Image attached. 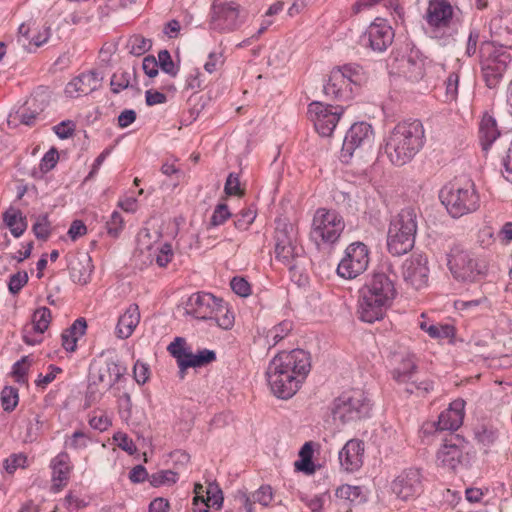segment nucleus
<instances>
[{"label":"nucleus","mask_w":512,"mask_h":512,"mask_svg":"<svg viewBox=\"0 0 512 512\" xmlns=\"http://www.w3.org/2000/svg\"><path fill=\"white\" fill-rule=\"evenodd\" d=\"M441 203L453 218L474 213L480 207V196L472 181L464 184L452 183L445 185L439 193Z\"/></svg>","instance_id":"obj_6"},{"label":"nucleus","mask_w":512,"mask_h":512,"mask_svg":"<svg viewBox=\"0 0 512 512\" xmlns=\"http://www.w3.org/2000/svg\"><path fill=\"white\" fill-rule=\"evenodd\" d=\"M275 224L276 259L286 265L289 270H294L298 266L299 259L304 254L303 247L298 244L297 230L293 224L285 219H277Z\"/></svg>","instance_id":"obj_8"},{"label":"nucleus","mask_w":512,"mask_h":512,"mask_svg":"<svg viewBox=\"0 0 512 512\" xmlns=\"http://www.w3.org/2000/svg\"><path fill=\"white\" fill-rule=\"evenodd\" d=\"M18 401V389L11 386H5L1 391V404L3 409L8 412L13 411L16 408Z\"/></svg>","instance_id":"obj_43"},{"label":"nucleus","mask_w":512,"mask_h":512,"mask_svg":"<svg viewBox=\"0 0 512 512\" xmlns=\"http://www.w3.org/2000/svg\"><path fill=\"white\" fill-rule=\"evenodd\" d=\"M133 374L135 381L143 385L145 384L150 376L149 366L140 360H137L133 367Z\"/></svg>","instance_id":"obj_61"},{"label":"nucleus","mask_w":512,"mask_h":512,"mask_svg":"<svg viewBox=\"0 0 512 512\" xmlns=\"http://www.w3.org/2000/svg\"><path fill=\"white\" fill-rule=\"evenodd\" d=\"M344 109L314 101L308 106V117L313 122L316 132L322 137H330L335 130Z\"/></svg>","instance_id":"obj_14"},{"label":"nucleus","mask_w":512,"mask_h":512,"mask_svg":"<svg viewBox=\"0 0 512 512\" xmlns=\"http://www.w3.org/2000/svg\"><path fill=\"white\" fill-rule=\"evenodd\" d=\"M394 30L389 22L382 18H376L368 27L363 41L375 52L385 51L394 40Z\"/></svg>","instance_id":"obj_19"},{"label":"nucleus","mask_w":512,"mask_h":512,"mask_svg":"<svg viewBox=\"0 0 512 512\" xmlns=\"http://www.w3.org/2000/svg\"><path fill=\"white\" fill-rule=\"evenodd\" d=\"M256 212L252 209L242 210L234 221V225L238 230L244 231L254 222Z\"/></svg>","instance_id":"obj_53"},{"label":"nucleus","mask_w":512,"mask_h":512,"mask_svg":"<svg viewBox=\"0 0 512 512\" xmlns=\"http://www.w3.org/2000/svg\"><path fill=\"white\" fill-rule=\"evenodd\" d=\"M372 404L362 390L343 392L333 402L332 415L342 424L356 422L370 416Z\"/></svg>","instance_id":"obj_9"},{"label":"nucleus","mask_w":512,"mask_h":512,"mask_svg":"<svg viewBox=\"0 0 512 512\" xmlns=\"http://www.w3.org/2000/svg\"><path fill=\"white\" fill-rule=\"evenodd\" d=\"M499 135L496 120L491 116H484L479 127V138L483 150H488Z\"/></svg>","instance_id":"obj_32"},{"label":"nucleus","mask_w":512,"mask_h":512,"mask_svg":"<svg viewBox=\"0 0 512 512\" xmlns=\"http://www.w3.org/2000/svg\"><path fill=\"white\" fill-rule=\"evenodd\" d=\"M3 220L15 238L22 236L27 229L26 217L19 210L6 211Z\"/></svg>","instance_id":"obj_34"},{"label":"nucleus","mask_w":512,"mask_h":512,"mask_svg":"<svg viewBox=\"0 0 512 512\" xmlns=\"http://www.w3.org/2000/svg\"><path fill=\"white\" fill-rule=\"evenodd\" d=\"M142 68L144 73L150 78L158 75V62L152 55H148L143 59Z\"/></svg>","instance_id":"obj_64"},{"label":"nucleus","mask_w":512,"mask_h":512,"mask_svg":"<svg viewBox=\"0 0 512 512\" xmlns=\"http://www.w3.org/2000/svg\"><path fill=\"white\" fill-rule=\"evenodd\" d=\"M364 443L357 439L349 440L339 451V462L347 472H355L363 465Z\"/></svg>","instance_id":"obj_24"},{"label":"nucleus","mask_w":512,"mask_h":512,"mask_svg":"<svg viewBox=\"0 0 512 512\" xmlns=\"http://www.w3.org/2000/svg\"><path fill=\"white\" fill-rule=\"evenodd\" d=\"M403 73L412 81H418L424 76V59L418 55V51L411 52L407 58L402 60Z\"/></svg>","instance_id":"obj_33"},{"label":"nucleus","mask_w":512,"mask_h":512,"mask_svg":"<svg viewBox=\"0 0 512 512\" xmlns=\"http://www.w3.org/2000/svg\"><path fill=\"white\" fill-rule=\"evenodd\" d=\"M113 439L117 443L118 447L129 455H133L137 451L133 440L126 433L117 432L114 434Z\"/></svg>","instance_id":"obj_54"},{"label":"nucleus","mask_w":512,"mask_h":512,"mask_svg":"<svg viewBox=\"0 0 512 512\" xmlns=\"http://www.w3.org/2000/svg\"><path fill=\"white\" fill-rule=\"evenodd\" d=\"M369 264V250L362 242L351 243L337 266V274L344 279H354L364 273Z\"/></svg>","instance_id":"obj_15"},{"label":"nucleus","mask_w":512,"mask_h":512,"mask_svg":"<svg viewBox=\"0 0 512 512\" xmlns=\"http://www.w3.org/2000/svg\"><path fill=\"white\" fill-rule=\"evenodd\" d=\"M427 257L423 254H412L402 266L405 282L419 290L428 283L429 268Z\"/></svg>","instance_id":"obj_20"},{"label":"nucleus","mask_w":512,"mask_h":512,"mask_svg":"<svg viewBox=\"0 0 512 512\" xmlns=\"http://www.w3.org/2000/svg\"><path fill=\"white\" fill-rule=\"evenodd\" d=\"M310 369V354L303 349L279 352L266 371L271 392L279 399H290L299 390Z\"/></svg>","instance_id":"obj_1"},{"label":"nucleus","mask_w":512,"mask_h":512,"mask_svg":"<svg viewBox=\"0 0 512 512\" xmlns=\"http://www.w3.org/2000/svg\"><path fill=\"white\" fill-rule=\"evenodd\" d=\"M437 462L438 465L452 471L468 468L471 456L464 438L460 435H452L446 439L437 452Z\"/></svg>","instance_id":"obj_13"},{"label":"nucleus","mask_w":512,"mask_h":512,"mask_svg":"<svg viewBox=\"0 0 512 512\" xmlns=\"http://www.w3.org/2000/svg\"><path fill=\"white\" fill-rule=\"evenodd\" d=\"M157 62L163 72L172 77H175L178 74L179 68L175 66L168 50L164 49L159 51Z\"/></svg>","instance_id":"obj_45"},{"label":"nucleus","mask_w":512,"mask_h":512,"mask_svg":"<svg viewBox=\"0 0 512 512\" xmlns=\"http://www.w3.org/2000/svg\"><path fill=\"white\" fill-rule=\"evenodd\" d=\"M417 369V359L413 353L404 352L394 355V367L391 370V375L398 384H408L415 377Z\"/></svg>","instance_id":"obj_23"},{"label":"nucleus","mask_w":512,"mask_h":512,"mask_svg":"<svg viewBox=\"0 0 512 512\" xmlns=\"http://www.w3.org/2000/svg\"><path fill=\"white\" fill-rule=\"evenodd\" d=\"M132 78L136 82V70L135 68L132 71H117L115 72L110 80L111 91L114 94L120 93L122 90H125L129 87H133V83L131 82Z\"/></svg>","instance_id":"obj_35"},{"label":"nucleus","mask_w":512,"mask_h":512,"mask_svg":"<svg viewBox=\"0 0 512 512\" xmlns=\"http://www.w3.org/2000/svg\"><path fill=\"white\" fill-rule=\"evenodd\" d=\"M446 86V100L454 101L458 96V86H459V75L456 72H451L447 79L445 80Z\"/></svg>","instance_id":"obj_50"},{"label":"nucleus","mask_w":512,"mask_h":512,"mask_svg":"<svg viewBox=\"0 0 512 512\" xmlns=\"http://www.w3.org/2000/svg\"><path fill=\"white\" fill-rule=\"evenodd\" d=\"M453 17V8L447 0H430L425 14V20L431 29L433 37H438L440 29L447 28Z\"/></svg>","instance_id":"obj_21"},{"label":"nucleus","mask_w":512,"mask_h":512,"mask_svg":"<svg viewBox=\"0 0 512 512\" xmlns=\"http://www.w3.org/2000/svg\"><path fill=\"white\" fill-rule=\"evenodd\" d=\"M34 26L35 22L32 20L22 23L19 26L18 33L20 40H23L24 44L27 42L28 45H34L38 48L48 41L51 29L49 26L44 25L42 29L37 30Z\"/></svg>","instance_id":"obj_28"},{"label":"nucleus","mask_w":512,"mask_h":512,"mask_svg":"<svg viewBox=\"0 0 512 512\" xmlns=\"http://www.w3.org/2000/svg\"><path fill=\"white\" fill-rule=\"evenodd\" d=\"M512 48L510 43L484 41L480 46V65L484 81L488 88L493 89L500 83L512 57L506 51Z\"/></svg>","instance_id":"obj_7"},{"label":"nucleus","mask_w":512,"mask_h":512,"mask_svg":"<svg viewBox=\"0 0 512 512\" xmlns=\"http://www.w3.org/2000/svg\"><path fill=\"white\" fill-rule=\"evenodd\" d=\"M107 230H108V234L109 235H112V236H117L120 232V230L122 229V225H123V218L121 216V214L117 211H114L111 216H110V219L107 221Z\"/></svg>","instance_id":"obj_63"},{"label":"nucleus","mask_w":512,"mask_h":512,"mask_svg":"<svg viewBox=\"0 0 512 512\" xmlns=\"http://www.w3.org/2000/svg\"><path fill=\"white\" fill-rule=\"evenodd\" d=\"M70 457L66 452L59 453L52 459L50 467L52 469V488L54 491H60L68 482L71 472Z\"/></svg>","instance_id":"obj_27"},{"label":"nucleus","mask_w":512,"mask_h":512,"mask_svg":"<svg viewBox=\"0 0 512 512\" xmlns=\"http://www.w3.org/2000/svg\"><path fill=\"white\" fill-rule=\"evenodd\" d=\"M253 502L267 507L273 499V492L270 485H262L251 494Z\"/></svg>","instance_id":"obj_49"},{"label":"nucleus","mask_w":512,"mask_h":512,"mask_svg":"<svg viewBox=\"0 0 512 512\" xmlns=\"http://www.w3.org/2000/svg\"><path fill=\"white\" fill-rule=\"evenodd\" d=\"M26 462L27 457L24 454H12L5 460L4 467L7 473L12 474L17 468H24Z\"/></svg>","instance_id":"obj_56"},{"label":"nucleus","mask_w":512,"mask_h":512,"mask_svg":"<svg viewBox=\"0 0 512 512\" xmlns=\"http://www.w3.org/2000/svg\"><path fill=\"white\" fill-rule=\"evenodd\" d=\"M71 279L78 284L85 285L90 281L93 265L90 256L81 255L69 264Z\"/></svg>","instance_id":"obj_30"},{"label":"nucleus","mask_w":512,"mask_h":512,"mask_svg":"<svg viewBox=\"0 0 512 512\" xmlns=\"http://www.w3.org/2000/svg\"><path fill=\"white\" fill-rule=\"evenodd\" d=\"M344 228L345 222L338 212L319 208L313 217L310 237L317 245L334 244L340 238Z\"/></svg>","instance_id":"obj_11"},{"label":"nucleus","mask_w":512,"mask_h":512,"mask_svg":"<svg viewBox=\"0 0 512 512\" xmlns=\"http://www.w3.org/2000/svg\"><path fill=\"white\" fill-rule=\"evenodd\" d=\"M464 407L465 401L462 399H456L450 403L449 407L440 413L438 421L435 423L436 430H457L463 423Z\"/></svg>","instance_id":"obj_25"},{"label":"nucleus","mask_w":512,"mask_h":512,"mask_svg":"<svg viewBox=\"0 0 512 512\" xmlns=\"http://www.w3.org/2000/svg\"><path fill=\"white\" fill-rule=\"evenodd\" d=\"M29 357L23 356L20 360L14 363L12 367V374L16 381L20 384L26 383V375L29 367Z\"/></svg>","instance_id":"obj_51"},{"label":"nucleus","mask_w":512,"mask_h":512,"mask_svg":"<svg viewBox=\"0 0 512 512\" xmlns=\"http://www.w3.org/2000/svg\"><path fill=\"white\" fill-rule=\"evenodd\" d=\"M241 25L240 6L235 2L215 0L211 8L210 29L218 32H231Z\"/></svg>","instance_id":"obj_17"},{"label":"nucleus","mask_w":512,"mask_h":512,"mask_svg":"<svg viewBox=\"0 0 512 512\" xmlns=\"http://www.w3.org/2000/svg\"><path fill=\"white\" fill-rule=\"evenodd\" d=\"M28 274L26 271H19L10 276L8 289L11 294H18L20 290L27 284Z\"/></svg>","instance_id":"obj_48"},{"label":"nucleus","mask_w":512,"mask_h":512,"mask_svg":"<svg viewBox=\"0 0 512 512\" xmlns=\"http://www.w3.org/2000/svg\"><path fill=\"white\" fill-rule=\"evenodd\" d=\"M54 133L60 139L70 138L75 131V123L71 120H65L53 127Z\"/></svg>","instance_id":"obj_60"},{"label":"nucleus","mask_w":512,"mask_h":512,"mask_svg":"<svg viewBox=\"0 0 512 512\" xmlns=\"http://www.w3.org/2000/svg\"><path fill=\"white\" fill-rule=\"evenodd\" d=\"M50 322V309L47 307H40L33 313L31 330L37 334H43L48 329Z\"/></svg>","instance_id":"obj_37"},{"label":"nucleus","mask_w":512,"mask_h":512,"mask_svg":"<svg viewBox=\"0 0 512 512\" xmlns=\"http://www.w3.org/2000/svg\"><path fill=\"white\" fill-rule=\"evenodd\" d=\"M59 159L56 149L52 148L45 153L40 162V169L43 172H48L55 167Z\"/></svg>","instance_id":"obj_62"},{"label":"nucleus","mask_w":512,"mask_h":512,"mask_svg":"<svg viewBox=\"0 0 512 512\" xmlns=\"http://www.w3.org/2000/svg\"><path fill=\"white\" fill-rule=\"evenodd\" d=\"M396 294L394 280L384 272H375L359 291L358 318L366 323L383 319Z\"/></svg>","instance_id":"obj_2"},{"label":"nucleus","mask_w":512,"mask_h":512,"mask_svg":"<svg viewBox=\"0 0 512 512\" xmlns=\"http://www.w3.org/2000/svg\"><path fill=\"white\" fill-rule=\"evenodd\" d=\"M457 309L461 311H467V312H476L477 308L481 307L484 309L489 308L488 299L486 297H482L475 300H469V301H458L456 303Z\"/></svg>","instance_id":"obj_52"},{"label":"nucleus","mask_w":512,"mask_h":512,"mask_svg":"<svg viewBox=\"0 0 512 512\" xmlns=\"http://www.w3.org/2000/svg\"><path fill=\"white\" fill-rule=\"evenodd\" d=\"M185 346L186 340L182 337H176L167 347L169 353L177 360L178 367H180V361L185 358L188 352Z\"/></svg>","instance_id":"obj_46"},{"label":"nucleus","mask_w":512,"mask_h":512,"mask_svg":"<svg viewBox=\"0 0 512 512\" xmlns=\"http://www.w3.org/2000/svg\"><path fill=\"white\" fill-rule=\"evenodd\" d=\"M393 494L403 501L417 498L423 491V475L417 468L402 471L391 483Z\"/></svg>","instance_id":"obj_18"},{"label":"nucleus","mask_w":512,"mask_h":512,"mask_svg":"<svg viewBox=\"0 0 512 512\" xmlns=\"http://www.w3.org/2000/svg\"><path fill=\"white\" fill-rule=\"evenodd\" d=\"M374 140V131L367 122L354 123L346 132L340 153L343 163H348L355 152L370 147Z\"/></svg>","instance_id":"obj_16"},{"label":"nucleus","mask_w":512,"mask_h":512,"mask_svg":"<svg viewBox=\"0 0 512 512\" xmlns=\"http://www.w3.org/2000/svg\"><path fill=\"white\" fill-rule=\"evenodd\" d=\"M418 221L416 210L403 208L390 221L387 234V249L393 256H402L412 250L415 244Z\"/></svg>","instance_id":"obj_5"},{"label":"nucleus","mask_w":512,"mask_h":512,"mask_svg":"<svg viewBox=\"0 0 512 512\" xmlns=\"http://www.w3.org/2000/svg\"><path fill=\"white\" fill-rule=\"evenodd\" d=\"M185 311L198 320L212 321L224 330L234 325V315L227 303L208 292L193 293L185 304Z\"/></svg>","instance_id":"obj_4"},{"label":"nucleus","mask_w":512,"mask_h":512,"mask_svg":"<svg viewBox=\"0 0 512 512\" xmlns=\"http://www.w3.org/2000/svg\"><path fill=\"white\" fill-rule=\"evenodd\" d=\"M361 81L359 65H344L331 71L328 81L323 85L327 97L336 101H348L353 97V86Z\"/></svg>","instance_id":"obj_10"},{"label":"nucleus","mask_w":512,"mask_h":512,"mask_svg":"<svg viewBox=\"0 0 512 512\" xmlns=\"http://www.w3.org/2000/svg\"><path fill=\"white\" fill-rule=\"evenodd\" d=\"M216 360V353L213 350L203 349L197 354H193L188 351L185 358L180 361V374L181 378L184 377V373L188 368H197L205 366Z\"/></svg>","instance_id":"obj_31"},{"label":"nucleus","mask_w":512,"mask_h":512,"mask_svg":"<svg viewBox=\"0 0 512 512\" xmlns=\"http://www.w3.org/2000/svg\"><path fill=\"white\" fill-rule=\"evenodd\" d=\"M140 322V311L137 304H131L123 315L119 317L116 334L120 339L130 337Z\"/></svg>","instance_id":"obj_29"},{"label":"nucleus","mask_w":512,"mask_h":512,"mask_svg":"<svg viewBox=\"0 0 512 512\" xmlns=\"http://www.w3.org/2000/svg\"><path fill=\"white\" fill-rule=\"evenodd\" d=\"M223 492L216 482H211L206 487V498L202 500V508L214 507L221 509L223 505Z\"/></svg>","instance_id":"obj_36"},{"label":"nucleus","mask_w":512,"mask_h":512,"mask_svg":"<svg viewBox=\"0 0 512 512\" xmlns=\"http://www.w3.org/2000/svg\"><path fill=\"white\" fill-rule=\"evenodd\" d=\"M224 191L228 196H240L243 191L240 188V180L238 174L230 173L226 179Z\"/></svg>","instance_id":"obj_58"},{"label":"nucleus","mask_w":512,"mask_h":512,"mask_svg":"<svg viewBox=\"0 0 512 512\" xmlns=\"http://www.w3.org/2000/svg\"><path fill=\"white\" fill-rule=\"evenodd\" d=\"M405 391L408 394L416 393L419 396H425L433 390V382L429 379L419 381L415 377L406 384Z\"/></svg>","instance_id":"obj_44"},{"label":"nucleus","mask_w":512,"mask_h":512,"mask_svg":"<svg viewBox=\"0 0 512 512\" xmlns=\"http://www.w3.org/2000/svg\"><path fill=\"white\" fill-rule=\"evenodd\" d=\"M90 438L82 431H75L65 442L66 447L73 450L85 449L88 446Z\"/></svg>","instance_id":"obj_47"},{"label":"nucleus","mask_w":512,"mask_h":512,"mask_svg":"<svg viewBox=\"0 0 512 512\" xmlns=\"http://www.w3.org/2000/svg\"><path fill=\"white\" fill-rule=\"evenodd\" d=\"M230 286L233 292L241 297H247L251 293L250 284L243 277H233Z\"/></svg>","instance_id":"obj_57"},{"label":"nucleus","mask_w":512,"mask_h":512,"mask_svg":"<svg viewBox=\"0 0 512 512\" xmlns=\"http://www.w3.org/2000/svg\"><path fill=\"white\" fill-rule=\"evenodd\" d=\"M447 265L453 276L464 282L476 281L485 273L486 268L458 244L453 245L447 253Z\"/></svg>","instance_id":"obj_12"},{"label":"nucleus","mask_w":512,"mask_h":512,"mask_svg":"<svg viewBox=\"0 0 512 512\" xmlns=\"http://www.w3.org/2000/svg\"><path fill=\"white\" fill-rule=\"evenodd\" d=\"M177 480L178 474L172 470H161L156 473H153L149 477V482L153 487L171 485L176 483Z\"/></svg>","instance_id":"obj_42"},{"label":"nucleus","mask_w":512,"mask_h":512,"mask_svg":"<svg viewBox=\"0 0 512 512\" xmlns=\"http://www.w3.org/2000/svg\"><path fill=\"white\" fill-rule=\"evenodd\" d=\"M127 46L132 55L141 56L151 49L152 41L140 34H135L129 38Z\"/></svg>","instance_id":"obj_39"},{"label":"nucleus","mask_w":512,"mask_h":512,"mask_svg":"<svg viewBox=\"0 0 512 512\" xmlns=\"http://www.w3.org/2000/svg\"><path fill=\"white\" fill-rule=\"evenodd\" d=\"M292 328L293 323L290 320L280 322L267 332V342L276 345L291 332Z\"/></svg>","instance_id":"obj_41"},{"label":"nucleus","mask_w":512,"mask_h":512,"mask_svg":"<svg viewBox=\"0 0 512 512\" xmlns=\"http://www.w3.org/2000/svg\"><path fill=\"white\" fill-rule=\"evenodd\" d=\"M103 77L95 70L81 73L74 77L65 87V94L69 97L87 95L101 86Z\"/></svg>","instance_id":"obj_22"},{"label":"nucleus","mask_w":512,"mask_h":512,"mask_svg":"<svg viewBox=\"0 0 512 512\" xmlns=\"http://www.w3.org/2000/svg\"><path fill=\"white\" fill-rule=\"evenodd\" d=\"M107 371L110 376V381L107 383V387L111 388L119 382L121 377L125 374L126 368L116 362H110L107 364Z\"/></svg>","instance_id":"obj_59"},{"label":"nucleus","mask_w":512,"mask_h":512,"mask_svg":"<svg viewBox=\"0 0 512 512\" xmlns=\"http://www.w3.org/2000/svg\"><path fill=\"white\" fill-rule=\"evenodd\" d=\"M425 129L418 119L399 122L385 140V153L395 166L409 163L424 147Z\"/></svg>","instance_id":"obj_3"},{"label":"nucleus","mask_w":512,"mask_h":512,"mask_svg":"<svg viewBox=\"0 0 512 512\" xmlns=\"http://www.w3.org/2000/svg\"><path fill=\"white\" fill-rule=\"evenodd\" d=\"M35 237L39 240L46 241L51 235V222L47 213L38 215L32 226Z\"/></svg>","instance_id":"obj_40"},{"label":"nucleus","mask_w":512,"mask_h":512,"mask_svg":"<svg viewBox=\"0 0 512 512\" xmlns=\"http://www.w3.org/2000/svg\"><path fill=\"white\" fill-rule=\"evenodd\" d=\"M231 217V213L228 209V206L224 203L218 204L210 219V224L212 226L222 225L227 219Z\"/></svg>","instance_id":"obj_55"},{"label":"nucleus","mask_w":512,"mask_h":512,"mask_svg":"<svg viewBox=\"0 0 512 512\" xmlns=\"http://www.w3.org/2000/svg\"><path fill=\"white\" fill-rule=\"evenodd\" d=\"M26 104L28 105V107H23V108L19 109L15 113V115H13V114L9 115V117H8L9 124L11 122H15L17 120L20 121V123L28 125V126H31L35 123L36 118L40 114V111H42L43 109L40 108V109L32 110L31 109L32 103L30 101H28Z\"/></svg>","instance_id":"obj_38"},{"label":"nucleus","mask_w":512,"mask_h":512,"mask_svg":"<svg viewBox=\"0 0 512 512\" xmlns=\"http://www.w3.org/2000/svg\"><path fill=\"white\" fill-rule=\"evenodd\" d=\"M364 501L365 495L361 487L345 484L336 489L335 499L330 502V506L342 507L348 512L351 510V505Z\"/></svg>","instance_id":"obj_26"}]
</instances>
